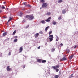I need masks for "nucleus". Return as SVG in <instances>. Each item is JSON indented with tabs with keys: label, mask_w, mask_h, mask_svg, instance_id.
Wrapping results in <instances>:
<instances>
[{
	"label": "nucleus",
	"mask_w": 78,
	"mask_h": 78,
	"mask_svg": "<svg viewBox=\"0 0 78 78\" xmlns=\"http://www.w3.org/2000/svg\"><path fill=\"white\" fill-rule=\"evenodd\" d=\"M6 33L5 32V33H3V36H5L6 35Z\"/></svg>",
	"instance_id": "27"
},
{
	"label": "nucleus",
	"mask_w": 78,
	"mask_h": 78,
	"mask_svg": "<svg viewBox=\"0 0 78 78\" xmlns=\"http://www.w3.org/2000/svg\"><path fill=\"white\" fill-rule=\"evenodd\" d=\"M73 76V74H71V77H72Z\"/></svg>",
	"instance_id": "43"
},
{
	"label": "nucleus",
	"mask_w": 78,
	"mask_h": 78,
	"mask_svg": "<svg viewBox=\"0 0 78 78\" xmlns=\"http://www.w3.org/2000/svg\"><path fill=\"white\" fill-rule=\"evenodd\" d=\"M56 41H58L59 40V37H58V36H56Z\"/></svg>",
	"instance_id": "21"
},
{
	"label": "nucleus",
	"mask_w": 78,
	"mask_h": 78,
	"mask_svg": "<svg viewBox=\"0 0 78 78\" xmlns=\"http://www.w3.org/2000/svg\"><path fill=\"white\" fill-rule=\"evenodd\" d=\"M59 76L58 75H56L55 76V78H58Z\"/></svg>",
	"instance_id": "28"
},
{
	"label": "nucleus",
	"mask_w": 78,
	"mask_h": 78,
	"mask_svg": "<svg viewBox=\"0 0 78 78\" xmlns=\"http://www.w3.org/2000/svg\"><path fill=\"white\" fill-rule=\"evenodd\" d=\"M23 50V48L22 47H20V48L19 53H21Z\"/></svg>",
	"instance_id": "7"
},
{
	"label": "nucleus",
	"mask_w": 78,
	"mask_h": 78,
	"mask_svg": "<svg viewBox=\"0 0 78 78\" xmlns=\"http://www.w3.org/2000/svg\"><path fill=\"white\" fill-rule=\"evenodd\" d=\"M52 33V31H51V30L49 32V35H50V34H51Z\"/></svg>",
	"instance_id": "31"
},
{
	"label": "nucleus",
	"mask_w": 78,
	"mask_h": 78,
	"mask_svg": "<svg viewBox=\"0 0 78 78\" xmlns=\"http://www.w3.org/2000/svg\"><path fill=\"white\" fill-rule=\"evenodd\" d=\"M61 60L62 61H66V60H67V58L64 57L61 59Z\"/></svg>",
	"instance_id": "10"
},
{
	"label": "nucleus",
	"mask_w": 78,
	"mask_h": 78,
	"mask_svg": "<svg viewBox=\"0 0 78 78\" xmlns=\"http://www.w3.org/2000/svg\"><path fill=\"white\" fill-rule=\"evenodd\" d=\"M27 6H28V7H30V8L31 7V5H30L29 4L27 5Z\"/></svg>",
	"instance_id": "35"
},
{
	"label": "nucleus",
	"mask_w": 78,
	"mask_h": 78,
	"mask_svg": "<svg viewBox=\"0 0 78 78\" xmlns=\"http://www.w3.org/2000/svg\"><path fill=\"white\" fill-rule=\"evenodd\" d=\"M55 48H52L51 52H54V51H55Z\"/></svg>",
	"instance_id": "24"
},
{
	"label": "nucleus",
	"mask_w": 78,
	"mask_h": 78,
	"mask_svg": "<svg viewBox=\"0 0 78 78\" xmlns=\"http://www.w3.org/2000/svg\"><path fill=\"white\" fill-rule=\"evenodd\" d=\"M66 51L68 53H70V50L69 49H66Z\"/></svg>",
	"instance_id": "29"
},
{
	"label": "nucleus",
	"mask_w": 78,
	"mask_h": 78,
	"mask_svg": "<svg viewBox=\"0 0 78 78\" xmlns=\"http://www.w3.org/2000/svg\"><path fill=\"white\" fill-rule=\"evenodd\" d=\"M60 45H61V46H62V45H63V44L61 43L60 44Z\"/></svg>",
	"instance_id": "39"
},
{
	"label": "nucleus",
	"mask_w": 78,
	"mask_h": 78,
	"mask_svg": "<svg viewBox=\"0 0 78 78\" xmlns=\"http://www.w3.org/2000/svg\"><path fill=\"white\" fill-rule=\"evenodd\" d=\"M4 19H6V17H4Z\"/></svg>",
	"instance_id": "49"
},
{
	"label": "nucleus",
	"mask_w": 78,
	"mask_h": 78,
	"mask_svg": "<svg viewBox=\"0 0 78 78\" xmlns=\"http://www.w3.org/2000/svg\"><path fill=\"white\" fill-rule=\"evenodd\" d=\"M17 41H18L17 39V38H16L15 39H14L13 41V42H16Z\"/></svg>",
	"instance_id": "18"
},
{
	"label": "nucleus",
	"mask_w": 78,
	"mask_h": 78,
	"mask_svg": "<svg viewBox=\"0 0 78 78\" xmlns=\"http://www.w3.org/2000/svg\"><path fill=\"white\" fill-rule=\"evenodd\" d=\"M23 69H24V68H25V66H24L23 67Z\"/></svg>",
	"instance_id": "47"
},
{
	"label": "nucleus",
	"mask_w": 78,
	"mask_h": 78,
	"mask_svg": "<svg viewBox=\"0 0 78 78\" xmlns=\"http://www.w3.org/2000/svg\"><path fill=\"white\" fill-rule=\"evenodd\" d=\"M78 47V45H76L74 47V48H76V47Z\"/></svg>",
	"instance_id": "33"
},
{
	"label": "nucleus",
	"mask_w": 78,
	"mask_h": 78,
	"mask_svg": "<svg viewBox=\"0 0 78 78\" xmlns=\"http://www.w3.org/2000/svg\"><path fill=\"white\" fill-rule=\"evenodd\" d=\"M41 23H42L43 24H45V22L44 20H42L41 22Z\"/></svg>",
	"instance_id": "15"
},
{
	"label": "nucleus",
	"mask_w": 78,
	"mask_h": 78,
	"mask_svg": "<svg viewBox=\"0 0 78 78\" xmlns=\"http://www.w3.org/2000/svg\"><path fill=\"white\" fill-rule=\"evenodd\" d=\"M73 55H72L71 56H70L69 57L70 59H72V58H73Z\"/></svg>",
	"instance_id": "19"
},
{
	"label": "nucleus",
	"mask_w": 78,
	"mask_h": 78,
	"mask_svg": "<svg viewBox=\"0 0 78 78\" xmlns=\"http://www.w3.org/2000/svg\"><path fill=\"white\" fill-rule=\"evenodd\" d=\"M6 40L7 41H9V38H8L6 39Z\"/></svg>",
	"instance_id": "38"
},
{
	"label": "nucleus",
	"mask_w": 78,
	"mask_h": 78,
	"mask_svg": "<svg viewBox=\"0 0 78 78\" xmlns=\"http://www.w3.org/2000/svg\"><path fill=\"white\" fill-rule=\"evenodd\" d=\"M19 16L20 17H22V15H23V13L20 12L18 14Z\"/></svg>",
	"instance_id": "9"
},
{
	"label": "nucleus",
	"mask_w": 78,
	"mask_h": 78,
	"mask_svg": "<svg viewBox=\"0 0 78 78\" xmlns=\"http://www.w3.org/2000/svg\"><path fill=\"white\" fill-rule=\"evenodd\" d=\"M61 19V16H60L59 17L58 20H60Z\"/></svg>",
	"instance_id": "26"
},
{
	"label": "nucleus",
	"mask_w": 78,
	"mask_h": 78,
	"mask_svg": "<svg viewBox=\"0 0 78 78\" xmlns=\"http://www.w3.org/2000/svg\"><path fill=\"white\" fill-rule=\"evenodd\" d=\"M40 2H41L42 3H43L44 2V0H41L40 1Z\"/></svg>",
	"instance_id": "30"
},
{
	"label": "nucleus",
	"mask_w": 78,
	"mask_h": 78,
	"mask_svg": "<svg viewBox=\"0 0 78 78\" xmlns=\"http://www.w3.org/2000/svg\"><path fill=\"white\" fill-rule=\"evenodd\" d=\"M16 30H15L13 32L12 34L13 35H14L15 34H16Z\"/></svg>",
	"instance_id": "25"
},
{
	"label": "nucleus",
	"mask_w": 78,
	"mask_h": 78,
	"mask_svg": "<svg viewBox=\"0 0 78 78\" xmlns=\"http://www.w3.org/2000/svg\"><path fill=\"white\" fill-rule=\"evenodd\" d=\"M37 61L38 62H39V63H41L42 62V59L38 58L37 59Z\"/></svg>",
	"instance_id": "6"
},
{
	"label": "nucleus",
	"mask_w": 78,
	"mask_h": 78,
	"mask_svg": "<svg viewBox=\"0 0 78 78\" xmlns=\"http://www.w3.org/2000/svg\"><path fill=\"white\" fill-rule=\"evenodd\" d=\"M49 37H48L47 39V41L48 42L49 41L51 42V41H53V35H49Z\"/></svg>",
	"instance_id": "1"
},
{
	"label": "nucleus",
	"mask_w": 78,
	"mask_h": 78,
	"mask_svg": "<svg viewBox=\"0 0 78 78\" xmlns=\"http://www.w3.org/2000/svg\"><path fill=\"white\" fill-rule=\"evenodd\" d=\"M40 9H42V7H40Z\"/></svg>",
	"instance_id": "48"
},
{
	"label": "nucleus",
	"mask_w": 78,
	"mask_h": 78,
	"mask_svg": "<svg viewBox=\"0 0 78 78\" xmlns=\"http://www.w3.org/2000/svg\"><path fill=\"white\" fill-rule=\"evenodd\" d=\"M7 70L8 71H9L11 70V68L9 66H8L7 68Z\"/></svg>",
	"instance_id": "11"
},
{
	"label": "nucleus",
	"mask_w": 78,
	"mask_h": 78,
	"mask_svg": "<svg viewBox=\"0 0 78 78\" xmlns=\"http://www.w3.org/2000/svg\"><path fill=\"white\" fill-rule=\"evenodd\" d=\"M11 52H9V56H10V55H11Z\"/></svg>",
	"instance_id": "34"
},
{
	"label": "nucleus",
	"mask_w": 78,
	"mask_h": 78,
	"mask_svg": "<svg viewBox=\"0 0 78 78\" xmlns=\"http://www.w3.org/2000/svg\"><path fill=\"white\" fill-rule=\"evenodd\" d=\"M49 27H50L49 26H48L46 27L45 29V31H47V30H48V28H49Z\"/></svg>",
	"instance_id": "22"
},
{
	"label": "nucleus",
	"mask_w": 78,
	"mask_h": 78,
	"mask_svg": "<svg viewBox=\"0 0 78 78\" xmlns=\"http://www.w3.org/2000/svg\"><path fill=\"white\" fill-rule=\"evenodd\" d=\"M12 17H9V20H8V23L9 22H10L11 20H12Z\"/></svg>",
	"instance_id": "12"
},
{
	"label": "nucleus",
	"mask_w": 78,
	"mask_h": 78,
	"mask_svg": "<svg viewBox=\"0 0 78 78\" xmlns=\"http://www.w3.org/2000/svg\"><path fill=\"white\" fill-rule=\"evenodd\" d=\"M2 12V10H0V13Z\"/></svg>",
	"instance_id": "45"
},
{
	"label": "nucleus",
	"mask_w": 78,
	"mask_h": 78,
	"mask_svg": "<svg viewBox=\"0 0 78 78\" xmlns=\"http://www.w3.org/2000/svg\"><path fill=\"white\" fill-rule=\"evenodd\" d=\"M66 9H64L62 10V14H66Z\"/></svg>",
	"instance_id": "8"
},
{
	"label": "nucleus",
	"mask_w": 78,
	"mask_h": 78,
	"mask_svg": "<svg viewBox=\"0 0 78 78\" xmlns=\"http://www.w3.org/2000/svg\"><path fill=\"white\" fill-rule=\"evenodd\" d=\"M51 14V12H47L46 15L47 16H49Z\"/></svg>",
	"instance_id": "17"
},
{
	"label": "nucleus",
	"mask_w": 78,
	"mask_h": 78,
	"mask_svg": "<svg viewBox=\"0 0 78 78\" xmlns=\"http://www.w3.org/2000/svg\"><path fill=\"white\" fill-rule=\"evenodd\" d=\"M3 3H4V4H5V3H6V2H3Z\"/></svg>",
	"instance_id": "46"
},
{
	"label": "nucleus",
	"mask_w": 78,
	"mask_h": 78,
	"mask_svg": "<svg viewBox=\"0 0 78 78\" xmlns=\"http://www.w3.org/2000/svg\"><path fill=\"white\" fill-rule=\"evenodd\" d=\"M23 10H25L24 9H23Z\"/></svg>",
	"instance_id": "51"
},
{
	"label": "nucleus",
	"mask_w": 78,
	"mask_h": 78,
	"mask_svg": "<svg viewBox=\"0 0 78 78\" xmlns=\"http://www.w3.org/2000/svg\"><path fill=\"white\" fill-rule=\"evenodd\" d=\"M39 35V33H37L35 34L34 36L35 37H38V36Z\"/></svg>",
	"instance_id": "13"
},
{
	"label": "nucleus",
	"mask_w": 78,
	"mask_h": 78,
	"mask_svg": "<svg viewBox=\"0 0 78 78\" xmlns=\"http://www.w3.org/2000/svg\"><path fill=\"white\" fill-rule=\"evenodd\" d=\"M2 9H5V6H2Z\"/></svg>",
	"instance_id": "36"
},
{
	"label": "nucleus",
	"mask_w": 78,
	"mask_h": 78,
	"mask_svg": "<svg viewBox=\"0 0 78 78\" xmlns=\"http://www.w3.org/2000/svg\"><path fill=\"white\" fill-rule=\"evenodd\" d=\"M29 27V26H27V27Z\"/></svg>",
	"instance_id": "50"
},
{
	"label": "nucleus",
	"mask_w": 78,
	"mask_h": 78,
	"mask_svg": "<svg viewBox=\"0 0 78 78\" xmlns=\"http://www.w3.org/2000/svg\"><path fill=\"white\" fill-rule=\"evenodd\" d=\"M53 25H56V22L55 21H53L52 22Z\"/></svg>",
	"instance_id": "20"
},
{
	"label": "nucleus",
	"mask_w": 78,
	"mask_h": 78,
	"mask_svg": "<svg viewBox=\"0 0 78 78\" xmlns=\"http://www.w3.org/2000/svg\"><path fill=\"white\" fill-rule=\"evenodd\" d=\"M23 4L25 5V6H27V2H24L23 3Z\"/></svg>",
	"instance_id": "23"
},
{
	"label": "nucleus",
	"mask_w": 78,
	"mask_h": 78,
	"mask_svg": "<svg viewBox=\"0 0 78 78\" xmlns=\"http://www.w3.org/2000/svg\"><path fill=\"white\" fill-rule=\"evenodd\" d=\"M65 56H66V55H65Z\"/></svg>",
	"instance_id": "52"
},
{
	"label": "nucleus",
	"mask_w": 78,
	"mask_h": 78,
	"mask_svg": "<svg viewBox=\"0 0 78 78\" xmlns=\"http://www.w3.org/2000/svg\"><path fill=\"white\" fill-rule=\"evenodd\" d=\"M58 71H59V69H56V72H58Z\"/></svg>",
	"instance_id": "32"
},
{
	"label": "nucleus",
	"mask_w": 78,
	"mask_h": 78,
	"mask_svg": "<svg viewBox=\"0 0 78 78\" xmlns=\"http://www.w3.org/2000/svg\"><path fill=\"white\" fill-rule=\"evenodd\" d=\"M0 55H1V57H2V53Z\"/></svg>",
	"instance_id": "42"
},
{
	"label": "nucleus",
	"mask_w": 78,
	"mask_h": 78,
	"mask_svg": "<svg viewBox=\"0 0 78 78\" xmlns=\"http://www.w3.org/2000/svg\"><path fill=\"white\" fill-rule=\"evenodd\" d=\"M26 17H28L29 20H32L33 19V18H34V16L33 15H27L26 16Z\"/></svg>",
	"instance_id": "2"
},
{
	"label": "nucleus",
	"mask_w": 78,
	"mask_h": 78,
	"mask_svg": "<svg viewBox=\"0 0 78 78\" xmlns=\"http://www.w3.org/2000/svg\"><path fill=\"white\" fill-rule=\"evenodd\" d=\"M39 33L40 34H43V32L42 31H40Z\"/></svg>",
	"instance_id": "37"
},
{
	"label": "nucleus",
	"mask_w": 78,
	"mask_h": 78,
	"mask_svg": "<svg viewBox=\"0 0 78 78\" xmlns=\"http://www.w3.org/2000/svg\"><path fill=\"white\" fill-rule=\"evenodd\" d=\"M62 2V0H59L58 1V3H60Z\"/></svg>",
	"instance_id": "14"
},
{
	"label": "nucleus",
	"mask_w": 78,
	"mask_h": 78,
	"mask_svg": "<svg viewBox=\"0 0 78 78\" xmlns=\"http://www.w3.org/2000/svg\"><path fill=\"white\" fill-rule=\"evenodd\" d=\"M14 37H15V38H17V36H15Z\"/></svg>",
	"instance_id": "41"
},
{
	"label": "nucleus",
	"mask_w": 78,
	"mask_h": 78,
	"mask_svg": "<svg viewBox=\"0 0 78 78\" xmlns=\"http://www.w3.org/2000/svg\"><path fill=\"white\" fill-rule=\"evenodd\" d=\"M47 5H48V4L47 3H43L42 4V8H45L46 6H47Z\"/></svg>",
	"instance_id": "3"
},
{
	"label": "nucleus",
	"mask_w": 78,
	"mask_h": 78,
	"mask_svg": "<svg viewBox=\"0 0 78 78\" xmlns=\"http://www.w3.org/2000/svg\"><path fill=\"white\" fill-rule=\"evenodd\" d=\"M6 10H7V11H8V8H7L6 9Z\"/></svg>",
	"instance_id": "44"
},
{
	"label": "nucleus",
	"mask_w": 78,
	"mask_h": 78,
	"mask_svg": "<svg viewBox=\"0 0 78 78\" xmlns=\"http://www.w3.org/2000/svg\"><path fill=\"white\" fill-rule=\"evenodd\" d=\"M59 67V66L58 65L57 66H54L52 67V68L53 69H58V68Z\"/></svg>",
	"instance_id": "5"
},
{
	"label": "nucleus",
	"mask_w": 78,
	"mask_h": 78,
	"mask_svg": "<svg viewBox=\"0 0 78 78\" xmlns=\"http://www.w3.org/2000/svg\"><path fill=\"white\" fill-rule=\"evenodd\" d=\"M51 17H49L48 18L47 20H45V22H49L50 21V20L51 19Z\"/></svg>",
	"instance_id": "4"
},
{
	"label": "nucleus",
	"mask_w": 78,
	"mask_h": 78,
	"mask_svg": "<svg viewBox=\"0 0 78 78\" xmlns=\"http://www.w3.org/2000/svg\"><path fill=\"white\" fill-rule=\"evenodd\" d=\"M41 48V46H39L37 48L38 49H40V48Z\"/></svg>",
	"instance_id": "40"
},
{
	"label": "nucleus",
	"mask_w": 78,
	"mask_h": 78,
	"mask_svg": "<svg viewBox=\"0 0 78 78\" xmlns=\"http://www.w3.org/2000/svg\"><path fill=\"white\" fill-rule=\"evenodd\" d=\"M46 62V60H42L41 62H42V63H44V62Z\"/></svg>",
	"instance_id": "16"
}]
</instances>
